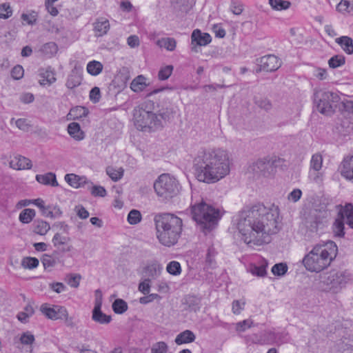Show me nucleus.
<instances>
[{"label":"nucleus","mask_w":353,"mask_h":353,"mask_svg":"<svg viewBox=\"0 0 353 353\" xmlns=\"http://www.w3.org/2000/svg\"><path fill=\"white\" fill-rule=\"evenodd\" d=\"M257 61L260 66L259 70L273 72L279 69L281 66L279 59L277 57L273 54L264 56L258 59Z\"/></svg>","instance_id":"obj_12"},{"label":"nucleus","mask_w":353,"mask_h":353,"mask_svg":"<svg viewBox=\"0 0 353 353\" xmlns=\"http://www.w3.org/2000/svg\"><path fill=\"white\" fill-rule=\"evenodd\" d=\"M166 270L169 274L177 276L181 272V267L178 261H172L168 264Z\"/></svg>","instance_id":"obj_44"},{"label":"nucleus","mask_w":353,"mask_h":353,"mask_svg":"<svg viewBox=\"0 0 353 353\" xmlns=\"http://www.w3.org/2000/svg\"><path fill=\"white\" fill-rule=\"evenodd\" d=\"M36 180L43 185L57 187L59 183L57 181L56 174L53 172H48L45 174H37Z\"/></svg>","instance_id":"obj_21"},{"label":"nucleus","mask_w":353,"mask_h":353,"mask_svg":"<svg viewBox=\"0 0 353 353\" xmlns=\"http://www.w3.org/2000/svg\"><path fill=\"white\" fill-rule=\"evenodd\" d=\"M339 170L342 176L353 183V154L343 158Z\"/></svg>","instance_id":"obj_14"},{"label":"nucleus","mask_w":353,"mask_h":353,"mask_svg":"<svg viewBox=\"0 0 353 353\" xmlns=\"http://www.w3.org/2000/svg\"><path fill=\"white\" fill-rule=\"evenodd\" d=\"M70 239L63 236L60 233H56L52 240L53 245L62 252H70L72 249V245L69 244Z\"/></svg>","instance_id":"obj_15"},{"label":"nucleus","mask_w":353,"mask_h":353,"mask_svg":"<svg viewBox=\"0 0 353 353\" xmlns=\"http://www.w3.org/2000/svg\"><path fill=\"white\" fill-rule=\"evenodd\" d=\"M335 41L347 54H353V41L350 37L342 36Z\"/></svg>","instance_id":"obj_25"},{"label":"nucleus","mask_w":353,"mask_h":353,"mask_svg":"<svg viewBox=\"0 0 353 353\" xmlns=\"http://www.w3.org/2000/svg\"><path fill=\"white\" fill-rule=\"evenodd\" d=\"M24 74V70L20 65H15L11 70V77L16 80L21 79Z\"/></svg>","instance_id":"obj_54"},{"label":"nucleus","mask_w":353,"mask_h":353,"mask_svg":"<svg viewBox=\"0 0 353 353\" xmlns=\"http://www.w3.org/2000/svg\"><path fill=\"white\" fill-rule=\"evenodd\" d=\"M123 169L122 168H115L112 166H108L106 168L107 174L114 181H117L121 179L123 175Z\"/></svg>","instance_id":"obj_34"},{"label":"nucleus","mask_w":353,"mask_h":353,"mask_svg":"<svg viewBox=\"0 0 353 353\" xmlns=\"http://www.w3.org/2000/svg\"><path fill=\"white\" fill-rule=\"evenodd\" d=\"M39 261L35 257H25L21 261V265L26 269H34L39 265Z\"/></svg>","instance_id":"obj_45"},{"label":"nucleus","mask_w":353,"mask_h":353,"mask_svg":"<svg viewBox=\"0 0 353 353\" xmlns=\"http://www.w3.org/2000/svg\"><path fill=\"white\" fill-rule=\"evenodd\" d=\"M150 283H151L150 279H149V278L145 279L143 281H142L139 284V287H138L139 290L145 295L148 294L150 291V287H151Z\"/></svg>","instance_id":"obj_52"},{"label":"nucleus","mask_w":353,"mask_h":353,"mask_svg":"<svg viewBox=\"0 0 353 353\" xmlns=\"http://www.w3.org/2000/svg\"><path fill=\"white\" fill-rule=\"evenodd\" d=\"M56 308L57 315H58L59 319H64L65 321L68 322V313L66 308L59 305H56Z\"/></svg>","instance_id":"obj_62"},{"label":"nucleus","mask_w":353,"mask_h":353,"mask_svg":"<svg viewBox=\"0 0 353 353\" xmlns=\"http://www.w3.org/2000/svg\"><path fill=\"white\" fill-rule=\"evenodd\" d=\"M88 114V110L83 106H77L72 108L68 116L73 119L85 117Z\"/></svg>","instance_id":"obj_33"},{"label":"nucleus","mask_w":353,"mask_h":353,"mask_svg":"<svg viewBox=\"0 0 353 353\" xmlns=\"http://www.w3.org/2000/svg\"><path fill=\"white\" fill-rule=\"evenodd\" d=\"M192 219L196 222L200 230L208 233L213 230L221 218L219 209L202 200L192 206Z\"/></svg>","instance_id":"obj_6"},{"label":"nucleus","mask_w":353,"mask_h":353,"mask_svg":"<svg viewBox=\"0 0 353 353\" xmlns=\"http://www.w3.org/2000/svg\"><path fill=\"white\" fill-rule=\"evenodd\" d=\"M50 229V224L42 219H35L32 224V231L41 236L46 234Z\"/></svg>","instance_id":"obj_20"},{"label":"nucleus","mask_w":353,"mask_h":353,"mask_svg":"<svg viewBox=\"0 0 353 353\" xmlns=\"http://www.w3.org/2000/svg\"><path fill=\"white\" fill-rule=\"evenodd\" d=\"M162 270V265L154 261L145 267L144 273L148 278L152 280L157 279L161 274Z\"/></svg>","instance_id":"obj_19"},{"label":"nucleus","mask_w":353,"mask_h":353,"mask_svg":"<svg viewBox=\"0 0 353 353\" xmlns=\"http://www.w3.org/2000/svg\"><path fill=\"white\" fill-rule=\"evenodd\" d=\"M269 3L272 9L276 10H283L288 9L291 3L285 0H269Z\"/></svg>","instance_id":"obj_36"},{"label":"nucleus","mask_w":353,"mask_h":353,"mask_svg":"<svg viewBox=\"0 0 353 353\" xmlns=\"http://www.w3.org/2000/svg\"><path fill=\"white\" fill-rule=\"evenodd\" d=\"M20 341L23 345H31L34 341V336L30 332H26L21 334Z\"/></svg>","instance_id":"obj_55"},{"label":"nucleus","mask_w":353,"mask_h":353,"mask_svg":"<svg viewBox=\"0 0 353 353\" xmlns=\"http://www.w3.org/2000/svg\"><path fill=\"white\" fill-rule=\"evenodd\" d=\"M82 76L77 71H72L68 76L65 85L69 89H73L81 83Z\"/></svg>","instance_id":"obj_28"},{"label":"nucleus","mask_w":353,"mask_h":353,"mask_svg":"<svg viewBox=\"0 0 353 353\" xmlns=\"http://www.w3.org/2000/svg\"><path fill=\"white\" fill-rule=\"evenodd\" d=\"M81 276L79 274H67L65 279L66 283L72 288H77L79 285Z\"/></svg>","instance_id":"obj_43"},{"label":"nucleus","mask_w":353,"mask_h":353,"mask_svg":"<svg viewBox=\"0 0 353 353\" xmlns=\"http://www.w3.org/2000/svg\"><path fill=\"white\" fill-rule=\"evenodd\" d=\"M112 309L116 314H123L128 310V304L123 299H116L112 303Z\"/></svg>","instance_id":"obj_39"},{"label":"nucleus","mask_w":353,"mask_h":353,"mask_svg":"<svg viewBox=\"0 0 353 353\" xmlns=\"http://www.w3.org/2000/svg\"><path fill=\"white\" fill-rule=\"evenodd\" d=\"M127 43L130 48L138 47L140 44L139 37L137 35H130L127 39Z\"/></svg>","instance_id":"obj_64"},{"label":"nucleus","mask_w":353,"mask_h":353,"mask_svg":"<svg viewBox=\"0 0 353 353\" xmlns=\"http://www.w3.org/2000/svg\"><path fill=\"white\" fill-rule=\"evenodd\" d=\"M230 10L234 14L239 15L243 10V5L238 0H232L230 4Z\"/></svg>","instance_id":"obj_53"},{"label":"nucleus","mask_w":353,"mask_h":353,"mask_svg":"<svg viewBox=\"0 0 353 353\" xmlns=\"http://www.w3.org/2000/svg\"><path fill=\"white\" fill-rule=\"evenodd\" d=\"M39 83L41 85H51L56 81L54 73L50 68H47L44 71H41Z\"/></svg>","instance_id":"obj_27"},{"label":"nucleus","mask_w":353,"mask_h":353,"mask_svg":"<svg viewBox=\"0 0 353 353\" xmlns=\"http://www.w3.org/2000/svg\"><path fill=\"white\" fill-rule=\"evenodd\" d=\"M268 266V264H262L259 266H254L252 269V273L254 275H256L258 276H264L266 274V267Z\"/></svg>","instance_id":"obj_56"},{"label":"nucleus","mask_w":353,"mask_h":353,"mask_svg":"<svg viewBox=\"0 0 353 353\" xmlns=\"http://www.w3.org/2000/svg\"><path fill=\"white\" fill-rule=\"evenodd\" d=\"M279 210L274 204L257 203L239 214L237 228L247 244L268 243L270 236L279 232Z\"/></svg>","instance_id":"obj_1"},{"label":"nucleus","mask_w":353,"mask_h":353,"mask_svg":"<svg viewBox=\"0 0 353 353\" xmlns=\"http://www.w3.org/2000/svg\"><path fill=\"white\" fill-rule=\"evenodd\" d=\"M36 216V212L34 209L26 208L23 210L19 216V219L22 223H30Z\"/></svg>","instance_id":"obj_29"},{"label":"nucleus","mask_w":353,"mask_h":353,"mask_svg":"<svg viewBox=\"0 0 353 353\" xmlns=\"http://www.w3.org/2000/svg\"><path fill=\"white\" fill-rule=\"evenodd\" d=\"M288 270V265L285 263H279L274 265L272 268V272L274 275L282 276L285 274Z\"/></svg>","instance_id":"obj_42"},{"label":"nucleus","mask_w":353,"mask_h":353,"mask_svg":"<svg viewBox=\"0 0 353 353\" xmlns=\"http://www.w3.org/2000/svg\"><path fill=\"white\" fill-rule=\"evenodd\" d=\"M254 103L261 109L269 111L272 109V105L267 98L255 97L254 99Z\"/></svg>","instance_id":"obj_40"},{"label":"nucleus","mask_w":353,"mask_h":353,"mask_svg":"<svg viewBox=\"0 0 353 353\" xmlns=\"http://www.w3.org/2000/svg\"><path fill=\"white\" fill-rule=\"evenodd\" d=\"M350 279L351 274L347 271H333L324 278L323 283L330 286V289L337 288L346 284Z\"/></svg>","instance_id":"obj_11"},{"label":"nucleus","mask_w":353,"mask_h":353,"mask_svg":"<svg viewBox=\"0 0 353 353\" xmlns=\"http://www.w3.org/2000/svg\"><path fill=\"white\" fill-rule=\"evenodd\" d=\"M141 220V214L139 210H132L128 215V221L131 225H135Z\"/></svg>","instance_id":"obj_47"},{"label":"nucleus","mask_w":353,"mask_h":353,"mask_svg":"<svg viewBox=\"0 0 353 353\" xmlns=\"http://www.w3.org/2000/svg\"><path fill=\"white\" fill-rule=\"evenodd\" d=\"M58 48L55 43L48 42L43 44L39 49L40 52L47 57H50L57 52Z\"/></svg>","instance_id":"obj_32"},{"label":"nucleus","mask_w":353,"mask_h":353,"mask_svg":"<svg viewBox=\"0 0 353 353\" xmlns=\"http://www.w3.org/2000/svg\"><path fill=\"white\" fill-rule=\"evenodd\" d=\"M323 157L321 154L316 153L312 155L310 161V168L314 171H319L322 168Z\"/></svg>","instance_id":"obj_41"},{"label":"nucleus","mask_w":353,"mask_h":353,"mask_svg":"<svg viewBox=\"0 0 353 353\" xmlns=\"http://www.w3.org/2000/svg\"><path fill=\"white\" fill-rule=\"evenodd\" d=\"M56 310V305H54L52 307H50L48 305V304L41 305L40 308L41 312L46 317L52 320L59 319V316L58 315H57Z\"/></svg>","instance_id":"obj_35"},{"label":"nucleus","mask_w":353,"mask_h":353,"mask_svg":"<svg viewBox=\"0 0 353 353\" xmlns=\"http://www.w3.org/2000/svg\"><path fill=\"white\" fill-rule=\"evenodd\" d=\"M345 63V58L342 54H336L332 57L328 61V65L331 68H336L343 65Z\"/></svg>","instance_id":"obj_38"},{"label":"nucleus","mask_w":353,"mask_h":353,"mask_svg":"<svg viewBox=\"0 0 353 353\" xmlns=\"http://www.w3.org/2000/svg\"><path fill=\"white\" fill-rule=\"evenodd\" d=\"M154 103L146 101L134 110V124L137 129L145 131L156 130L163 127V121L170 119L172 110H161L159 114L154 112Z\"/></svg>","instance_id":"obj_3"},{"label":"nucleus","mask_w":353,"mask_h":353,"mask_svg":"<svg viewBox=\"0 0 353 353\" xmlns=\"http://www.w3.org/2000/svg\"><path fill=\"white\" fill-rule=\"evenodd\" d=\"M194 168L199 181L215 183L230 173L229 154L221 149L201 150L194 159Z\"/></svg>","instance_id":"obj_2"},{"label":"nucleus","mask_w":353,"mask_h":353,"mask_svg":"<svg viewBox=\"0 0 353 353\" xmlns=\"http://www.w3.org/2000/svg\"><path fill=\"white\" fill-rule=\"evenodd\" d=\"M217 252L213 246L208 248L205 256V266L209 268H214L216 266V256Z\"/></svg>","instance_id":"obj_30"},{"label":"nucleus","mask_w":353,"mask_h":353,"mask_svg":"<svg viewBox=\"0 0 353 353\" xmlns=\"http://www.w3.org/2000/svg\"><path fill=\"white\" fill-rule=\"evenodd\" d=\"M173 68H174L172 65H168L161 68L158 74L159 79L160 80L168 79L172 74Z\"/></svg>","instance_id":"obj_48"},{"label":"nucleus","mask_w":353,"mask_h":353,"mask_svg":"<svg viewBox=\"0 0 353 353\" xmlns=\"http://www.w3.org/2000/svg\"><path fill=\"white\" fill-rule=\"evenodd\" d=\"M157 237L159 242L168 247L177 243L182 231V220L178 216L170 214H159L154 219Z\"/></svg>","instance_id":"obj_4"},{"label":"nucleus","mask_w":353,"mask_h":353,"mask_svg":"<svg viewBox=\"0 0 353 353\" xmlns=\"http://www.w3.org/2000/svg\"><path fill=\"white\" fill-rule=\"evenodd\" d=\"M110 28L109 21L104 17H99L93 23L94 36L100 37L105 35Z\"/></svg>","instance_id":"obj_16"},{"label":"nucleus","mask_w":353,"mask_h":353,"mask_svg":"<svg viewBox=\"0 0 353 353\" xmlns=\"http://www.w3.org/2000/svg\"><path fill=\"white\" fill-rule=\"evenodd\" d=\"M102 70L103 65L99 61H92L87 65L88 72L94 76L98 75Z\"/></svg>","instance_id":"obj_37"},{"label":"nucleus","mask_w":353,"mask_h":353,"mask_svg":"<svg viewBox=\"0 0 353 353\" xmlns=\"http://www.w3.org/2000/svg\"><path fill=\"white\" fill-rule=\"evenodd\" d=\"M154 189L159 197L170 200L179 194L181 186L174 176L169 174H162L155 180Z\"/></svg>","instance_id":"obj_7"},{"label":"nucleus","mask_w":353,"mask_h":353,"mask_svg":"<svg viewBox=\"0 0 353 353\" xmlns=\"http://www.w3.org/2000/svg\"><path fill=\"white\" fill-rule=\"evenodd\" d=\"M253 322L250 319H246L242 321H240L236 325V330L238 332H243L245 330L247 327H250L252 325Z\"/></svg>","instance_id":"obj_61"},{"label":"nucleus","mask_w":353,"mask_h":353,"mask_svg":"<svg viewBox=\"0 0 353 353\" xmlns=\"http://www.w3.org/2000/svg\"><path fill=\"white\" fill-rule=\"evenodd\" d=\"M263 336L264 337V339H261L259 341V343H269L270 341H273L276 339L277 334H276L274 332H273L272 331H265L264 333L263 334Z\"/></svg>","instance_id":"obj_57"},{"label":"nucleus","mask_w":353,"mask_h":353,"mask_svg":"<svg viewBox=\"0 0 353 353\" xmlns=\"http://www.w3.org/2000/svg\"><path fill=\"white\" fill-rule=\"evenodd\" d=\"M211 36L208 33H203L199 29L194 30L191 35L192 50L197 52V46H204L211 42Z\"/></svg>","instance_id":"obj_13"},{"label":"nucleus","mask_w":353,"mask_h":353,"mask_svg":"<svg viewBox=\"0 0 353 353\" xmlns=\"http://www.w3.org/2000/svg\"><path fill=\"white\" fill-rule=\"evenodd\" d=\"M65 181L72 187L79 188L86 185H92L85 176H80L75 174H67L65 176Z\"/></svg>","instance_id":"obj_18"},{"label":"nucleus","mask_w":353,"mask_h":353,"mask_svg":"<svg viewBox=\"0 0 353 353\" xmlns=\"http://www.w3.org/2000/svg\"><path fill=\"white\" fill-rule=\"evenodd\" d=\"M280 163V159H259L253 163L252 170L254 172L264 176H269L275 172V168Z\"/></svg>","instance_id":"obj_10"},{"label":"nucleus","mask_w":353,"mask_h":353,"mask_svg":"<svg viewBox=\"0 0 353 353\" xmlns=\"http://www.w3.org/2000/svg\"><path fill=\"white\" fill-rule=\"evenodd\" d=\"M41 261L46 270L48 268H52L56 264L55 259L52 256L46 254H44L42 256Z\"/></svg>","instance_id":"obj_49"},{"label":"nucleus","mask_w":353,"mask_h":353,"mask_svg":"<svg viewBox=\"0 0 353 353\" xmlns=\"http://www.w3.org/2000/svg\"><path fill=\"white\" fill-rule=\"evenodd\" d=\"M345 222L350 228H353V205L350 203L341 206L338 216L333 223L332 230L336 236H344Z\"/></svg>","instance_id":"obj_9"},{"label":"nucleus","mask_w":353,"mask_h":353,"mask_svg":"<svg viewBox=\"0 0 353 353\" xmlns=\"http://www.w3.org/2000/svg\"><path fill=\"white\" fill-rule=\"evenodd\" d=\"M337 246L333 241L316 245L303 259L305 268L310 272H319L327 268L336 256Z\"/></svg>","instance_id":"obj_5"},{"label":"nucleus","mask_w":353,"mask_h":353,"mask_svg":"<svg viewBox=\"0 0 353 353\" xmlns=\"http://www.w3.org/2000/svg\"><path fill=\"white\" fill-rule=\"evenodd\" d=\"M196 339V336L193 332L189 330H186L181 333H179L176 339L175 343L177 345H181L183 343H189L194 341Z\"/></svg>","instance_id":"obj_24"},{"label":"nucleus","mask_w":353,"mask_h":353,"mask_svg":"<svg viewBox=\"0 0 353 353\" xmlns=\"http://www.w3.org/2000/svg\"><path fill=\"white\" fill-rule=\"evenodd\" d=\"M21 17V19L26 21L28 25H33L37 21V14L35 12L31 14L23 13Z\"/></svg>","instance_id":"obj_59"},{"label":"nucleus","mask_w":353,"mask_h":353,"mask_svg":"<svg viewBox=\"0 0 353 353\" xmlns=\"http://www.w3.org/2000/svg\"><path fill=\"white\" fill-rule=\"evenodd\" d=\"M32 165L31 160L21 155L13 157L10 161V166L18 170L30 169Z\"/></svg>","instance_id":"obj_17"},{"label":"nucleus","mask_w":353,"mask_h":353,"mask_svg":"<svg viewBox=\"0 0 353 353\" xmlns=\"http://www.w3.org/2000/svg\"><path fill=\"white\" fill-rule=\"evenodd\" d=\"M167 351L168 345L163 341L156 343L151 348V353H167Z\"/></svg>","instance_id":"obj_51"},{"label":"nucleus","mask_w":353,"mask_h":353,"mask_svg":"<svg viewBox=\"0 0 353 353\" xmlns=\"http://www.w3.org/2000/svg\"><path fill=\"white\" fill-rule=\"evenodd\" d=\"M339 99V96L336 93L330 91L320 90L314 94V103L317 110L325 115H330L334 112Z\"/></svg>","instance_id":"obj_8"},{"label":"nucleus","mask_w":353,"mask_h":353,"mask_svg":"<svg viewBox=\"0 0 353 353\" xmlns=\"http://www.w3.org/2000/svg\"><path fill=\"white\" fill-rule=\"evenodd\" d=\"M68 132L77 141H81L84 139V132L81 130L78 123H70L68 126Z\"/></svg>","instance_id":"obj_26"},{"label":"nucleus","mask_w":353,"mask_h":353,"mask_svg":"<svg viewBox=\"0 0 353 353\" xmlns=\"http://www.w3.org/2000/svg\"><path fill=\"white\" fill-rule=\"evenodd\" d=\"M88 188H91V194L94 196L103 197L106 195L105 189L100 185H88Z\"/></svg>","instance_id":"obj_50"},{"label":"nucleus","mask_w":353,"mask_h":353,"mask_svg":"<svg viewBox=\"0 0 353 353\" xmlns=\"http://www.w3.org/2000/svg\"><path fill=\"white\" fill-rule=\"evenodd\" d=\"M12 14V9L8 3L0 4V18L8 19Z\"/></svg>","instance_id":"obj_46"},{"label":"nucleus","mask_w":353,"mask_h":353,"mask_svg":"<svg viewBox=\"0 0 353 353\" xmlns=\"http://www.w3.org/2000/svg\"><path fill=\"white\" fill-rule=\"evenodd\" d=\"M92 319L100 324H108L112 320L111 316L102 312L101 307H94Z\"/></svg>","instance_id":"obj_22"},{"label":"nucleus","mask_w":353,"mask_h":353,"mask_svg":"<svg viewBox=\"0 0 353 353\" xmlns=\"http://www.w3.org/2000/svg\"><path fill=\"white\" fill-rule=\"evenodd\" d=\"M157 45L160 48H164L168 51H173L176 48V41L174 38L166 37L159 39Z\"/></svg>","instance_id":"obj_31"},{"label":"nucleus","mask_w":353,"mask_h":353,"mask_svg":"<svg viewBox=\"0 0 353 353\" xmlns=\"http://www.w3.org/2000/svg\"><path fill=\"white\" fill-rule=\"evenodd\" d=\"M90 99L93 103H97L101 98L100 89L98 87H94L90 92Z\"/></svg>","instance_id":"obj_60"},{"label":"nucleus","mask_w":353,"mask_h":353,"mask_svg":"<svg viewBox=\"0 0 353 353\" xmlns=\"http://www.w3.org/2000/svg\"><path fill=\"white\" fill-rule=\"evenodd\" d=\"M147 296H142L139 299V303L141 304H148L152 302L155 299H160V296L157 294H148Z\"/></svg>","instance_id":"obj_58"},{"label":"nucleus","mask_w":353,"mask_h":353,"mask_svg":"<svg viewBox=\"0 0 353 353\" xmlns=\"http://www.w3.org/2000/svg\"><path fill=\"white\" fill-rule=\"evenodd\" d=\"M17 127L23 131H27L29 129L30 125L26 119H19L15 121Z\"/></svg>","instance_id":"obj_63"},{"label":"nucleus","mask_w":353,"mask_h":353,"mask_svg":"<svg viewBox=\"0 0 353 353\" xmlns=\"http://www.w3.org/2000/svg\"><path fill=\"white\" fill-rule=\"evenodd\" d=\"M146 80V78L143 75H138L132 81L130 86V89L134 92H140L143 91L148 85Z\"/></svg>","instance_id":"obj_23"}]
</instances>
